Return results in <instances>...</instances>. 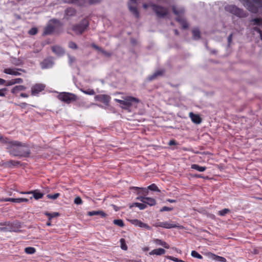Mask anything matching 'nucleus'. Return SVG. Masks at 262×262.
Returning <instances> with one entry per match:
<instances>
[{"label":"nucleus","instance_id":"obj_26","mask_svg":"<svg viewBox=\"0 0 262 262\" xmlns=\"http://www.w3.org/2000/svg\"><path fill=\"white\" fill-rule=\"evenodd\" d=\"M76 14V11L73 8H68L65 10V14L68 16H73Z\"/></svg>","mask_w":262,"mask_h":262},{"label":"nucleus","instance_id":"obj_24","mask_svg":"<svg viewBox=\"0 0 262 262\" xmlns=\"http://www.w3.org/2000/svg\"><path fill=\"white\" fill-rule=\"evenodd\" d=\"M128 8L130 11L133 13V14L136 18H138L140 16V14L137 7L136 6H132L130 5H129Z\"/></svg>","mask_w":262,"mask_h":262},{"label":"nucleus","instance_id":"obj_21","mask_svg":"<svg viewBox=\"0 0 262 262\" xmlns=\"http://www.w3.org/2000/svg\"><path fill=\"white\" fill-rule=\"evenodd\" d=\"M164 72V71L163 70H158L155 72L152 75L149 76L148 77V79L149 81H152L155 79L158 76H162Z\"/></svg>","mask_w":262,"mask_h":262},{"label":"nucleus","instance_id":"obj_50","mask_svg":"<svg viewBox=\"0 0 262 262\" xmlns=\"http://www.w3.org/2000/svg\"><path fill=\"white\" fill-rule=\"evenodd\" d=\"M254 30L256 31L257 32H258V33H259L260 34V38L262 40V31L260 30V29L257 27H255L253 28Z\"/></svg>","mask_w":262,"mask_h":262},{"label":"nucleus","instance_id":"obj_37","mask_svg":"<svg viewBox=\"0 0 262 262\" xmlns=\"http://www.w3.org/2000/svg\"><path fill=\"white\" fill-rule=\"evenodd\" d=\"M29 200L26 198H16L14 199V203H21L23 202H28Z\"/></svg>","mask_w":262,"mask_h":262},{"label":"nucleus","instance_id":"obj_17","mask_svg":"<svg viewBox=\"0 0 262 262\" xmlns=\"http://www.w3.org/2000/svg\"><path fill=\"white\" fill-rule=\"evenodd\" d=\"M53 62L52 59L47 58L44 59L40 63L41 67L43 69L50 68L52 67Z\"/></svg>","mask_w":262,"mask_h":262},{"label":"nucleus","instance_id":"obj_60","mask_svg":"<svg viewBox=\"0 0 262 262\" xmlns=\"http://www.w3.org/2000/svg\"><path fill=\"white\" fill-rule=\"evenodd\" d=\"M146 197L144 196H139L137 198V199L142 202V203H145V199Z\"/></svg>","mask_w":262,"mask_h":262},{"label":"nucleus","instance_id":"obj_7","mask_svg":"<svg viewBox=\"0 0 262 262\" xmlns=\"http://www.w3.org/2000/svg\"><path fill=\"white\" fill-rule=\"evenodd\" d=\"M225 10L230 13H232L240 18L246 17L247 16V13L243 9H240L234 5L227 6L225 7Z\"/></svg>","mask_w":262,"mask_h":262},{"label":"nucleus","instance_id":"obj_6","mask_svg":"<svg viewBox=\"0 0 262 262\" xmlns=\"http://www.w3.org/2000/svg\"><path fill=\"white\" fill-rule=\"evenodd\" d=\"M115 100L120 104L124 105V108H128L134 104H137L140 102L138 98L132 96L124 97L123 100L115 99Z\"/></svg>","mask_w":262,"mask_h":262},{"label":"nucleus","instance_id":"obj_51","mask_svg":"<svg viewBox=\"0 0 262 262\" xmlns=\"http://www.w3.org/2000/svg\"><path fill=\"white\" fill-rule=\"evenodd\" d=\"M14 82L16 83H21L23 82V79L20 78H17L13 79Z\"/></svg>","mask_w":262,"mask_h":262},{"label":"nucleus","instance_id":"obj_5","mask_svg":"<svg viewBox=\"0 0 262 262\" xmlns=\"http://www.w3.org/2000/svg\"><path fill=\"white\" fill-rule=\"evenodd\" d=\"M89 26V22L86 18L83 19L78 24H75L72 27V30L76 34H82Z\"/></svg>","mask_w":262,"mask_h":262},{"label":"nucleus","instance_id":"obj_18","mask_svg":"<svg viewBox=\"0 0 262 262\" xmlns=\"http://www.w3.org/2000/svg\"><path fill=\"white\" fill-rule=\"evenodd\" d=\"M189 117L191 121L195 124H200L202 122V119L199 115L194 114L192 112L189 113Z\"/></svg>","mask_w":262,"mask_h":262},{"label":"nucleus","instance_id":"obj_63","mask_svg":"<svg viewBox=\"0 0 262 262\" xmlns=\"http://www.w3.org/2000/svg\"><path fill=\"white\" fill-rule=\"evenodd\" d=\"M168 144L169 145H174L177 144V143L174 140H171L169 141Z\"/></svg>","mask_w":262,"mask_h":262},{"label":"nucleus","instance_id":"obj_4","mask_svg":"<svg viewBox=\"0 0 262 262\" xmlns=\"http://www.w3.org/2000/svg\"><path fill=\"white\" fill-rule=\"evenodd\" d=\"M246 6L249 11L256 13L262 8V0H247Z\"/></svg>","mask_w":262,"mask_h":262},{"label":"nucleus","instance_id":"obj_23","mask_svg":"<svg viewBox=\"0 0 262 262\" xmlns=\"http://www.w3.org/2000/svg\"><path fill=\"white\" fill-rule=\"evenodd\" d=\"M88 215L89 216H93L96 215H100L102 217H105L106 216V214L103 211H89L88 213Z\"/></svg>","mask_w":262,"mask_h":262},{"label":"nucleus","instance_id":"obj_10","mask_svg":"<svg viewBox=\"0 0 262 262\" xmlns=\"http://www.w3.org/2000/svg\"><path fill=\"white\" fill-rule=\"evenodd\" d=\"M153 226L156 227H162L166 229H171L179 227L173 223H169L167 222H157L153 224Z\"/></svg>","mask_w":262,"mask_h":262},{"label":"nucleus","instance_id":"obj_9","mask_svg":"<svg viewBox=\"0 0 262 262\" xmlns=\"http://www.w3.org/2000/svg\"><path fill=\"white\" fill-rule=\"evenodd\" d=\"M172 9L174 14L178 16L176 19L177 21L181 24L183 29L188 28V24L187 22L184 18L179 16L180 14L184 12V9L181 8L178 10L176 9L175 6H173Z\"/></svg>","mask_w":262,"mask_h":262},{"label":"nucleus","instance_id":"obj_53","mask_svg":"<svg viewBox=\"0 0 262 262\" xmlns=\"http://www.w3.org/2000/svg\"><path fill=\"white\" fill-rule=\"evenodd\" d=\"M7 90L6 88H3L0 90V96L3 97L5 96V92Z\"/></svg>","mask_w":262,"mask_h":262},{"label":"nucleus","instance_id":"obj_1","mask_svg":"<svg viewBox=\"0 0 262 262\" xmlns=\"http://www.w3.org/2000/svg\"><path fill=\"white\" fill-rule=\"evenodd\" d=\"M11 155L16 157H29L31 151L28 145L18 141L10 140L7 145Z\"/></svg>","mask_w":262,"mask_h":262},{"label":"nucleus","instance_id":"obj_54","mask_svg":"<svg viewBox=\"0 0 262 262\" xmlns=\"http://www.w3.org/2000/svg\"><path fill=\"white\" fill-rule=\"evenodd\" d=\"M101 52L105 56H107V57H110L111 56L112 54L111 53H109L104 50H102Z\"/></svg>","mask_w":262,"mask_h":262},{"label":"nucleus","instance_id":"obj_8","mask_svg":"<svg viewBox=\"0 0 262 262\" xmlns=\"http://www.w3.org/2000/svg\"><path fill=\"white\" fill-rule=\"evenodd\" d=\"M152 10L159 18H163L168 14V9L156 4L151 5Z\"/></svg>","mask_w":262,"mask_h":262},{"label":"nucleus","instance_id":"obj_32","mask_svg":"<svg viewBox=\"0 0 262 262\" xmlns=\"http://www.w3.org/2000/svg\"><path fill=\"white\" fill-rule=\"evenodd\" d=\"M120 247L123 250H127V246L126 244V242L124 238H121L120 239Z\"/></svg>","mask_w":262,"mask_h":262},{"label":"nucleus","instance_id":"obj_61","mask_svg":"<svg viewBox=\"0 0 262 262\" xmlns=\"http://www.w3.org/2000/svg\"><path fill=\"white\" fill-rule=\"evenodd\" d=\"M100 2V0H89V2L90 4H94Z\"/></svg>","mask_w":262,"mask_h":262},{"label":"nucleus","instance_id":"obj_31","mask_svg":"<svg viewBox=\"0 0 262 262\" xmlns=\"http://www.w3.org/2000/svg\"><path fill=\"white\" fill-rule=\"evenodd\" d=\"M193 38L195 39H199L200 37V32L199 29H194L192 30Z\"/></svg>","mask_w":262,"mask_h":262},{"label":"nucleus","instance_id":"obj_16","mask_svg":"<svg viewBox=\"0 0 262 262\" xmlns=\"http://www.w3.org/2000/svg\"><path fill=\"white\" fill-rule=\"evenodd\" d=\"M95 99L98 101L101 102L104 104H107L110 101L111 97L107 95H98L95 96Z\"/></svg>","mask_w":262,"mask_h":262},{"label":"nucleus","instance_id":"obj_3","mask_svg":"<svg viewBox=\"0 0 262 262\" xmlns=\"http://www.w3.org/2000/svg\"><path fill=\"white\" fill-rule=\"evenodd\" d=\"M57 98L59 100L66 104H70L73 102L76 101L78 99V97L76 95L69 92L60 93L57 96Z\"/></svg>","mask_w":262,"mask_h":262},{"label":"nucleus","instance_id":"obj_33","mask_svg":"<svg viewBox=\"0 0 262 262\" xmlns=\"http://www.w3.org/2000/svg\"><path fill=\"white\" fill-rule=\"evenodd\" d=\"M251 22L253 23V25L262 26V18H255L252 19L251 20Z\"/></svg>","mask_w":262,"mask_h":262},{"label":"nucleus","instance_id":"obj_49","mask_svg":"<svg viewBox=\"0 0 262 262\" xmlns=\"http://www.w3.org/2000/svg\"><path fill=\"white\" fill-rule=\"evenodd\" d=\"M169 259L173 261H175V262H185L182 259H178V258L172 257V256H169Z\"/></svg>","mask_w":262,"mask_h":262},{"label":"nucleus","instance_id":"obj_59","mask_svg":"<svg viewBox=\"0 0 262 262\" xmlns=\"http://www.w3.org/2000/svg\"><path fill=\"white\" fill-rule=\"evenodd\" d=\"M2 201L4 202H12L14 203V198H6Z\"/></svg>","mask_w":262,"mask_h":262},{"label":"nucleus","instance_id":"obj_15","mask_svg":"<svg viewBox=\"0 0 262 262\" xmlns=\"http://www.w3.org/2000/svg\"><path fill=\"white\" fill-rule=\"evenodd\" d=\"M129 221L132 224L136 226H138L141 228H144L147 229V230H150L151 229L150 227L148 226L147 224H145L142 222L141 221L138 220L137 219L131 220Z\"/></svg>","mask_w":262,"mask_h":262},{"label":"nucleus","instance_id":"obj_29","mask_svg":"<svg viewBox=\"0 0 262 262\" xmlns=\"http://www.w3.org/2000/svg\"><path fill=\"white\" fill-rule=\"evenodd\" d=\"M44 214L48 216L49 220H51L52 218L56 217L59 216V213L55 212L53 213L45 212Z\"/></svg>","mask_w":262,"mask_h":262},{"label":"nucleus","instance_id":"obj_36","mask_svg":"<svg viewBox=\"0 0 262 262\" xmlns=\"http://www.w3.org/2000/svg\"><path fill=\"white\" fill-rule=\"evenodd\" d=\"M10 141V139H8V138H6V137H3L1 134H0V142L3 143V144H5L6 145V146L7 145L8 143H9Z\"/></svg>","mask_w":262,"mask_h":262},{"label":"nucleus","instance_id":"obj_22","mask_svg":"<svg viewBox=\"0 0 262 262\" xmlns=\"http://www.w3.org/2000/svg\"><path fill=\"white\" fill-rule=\"evenodd\" d=\"M154 242L156 245L162 246L166 249L169 248V245L165 242L163 241L161 239H157V238L155 239H154Z\"/></svg>","mask_w":262,"mask_h":262},{"label":"nucleus","instance_id":"obj_45","mask_svg":"<svg viewBox=\"0 0 262 262\" xmlns=\"http://www.w3.org/2000/svg\"><path fill=\"white\" fill-rule=\"evenodd\" d=\"M74 202L75 204L77 205H80L82 203V199L79 196H77L76 198H75Z\"/></svg>","mask_w":262,"mask_h":262},{"label":"nucleus","instance_id":"obj_48","mask_svg":"<svg viewBox=\"0 0 262 262\" xmlns=\"http://www.w3.org/2000/svg\"><path fill=\"white\" fill-rule=\"evenodd\" d=\"M37 31L38 30L37 28H32L29 30V33L31 35H35L37 33Z\"/></svg>","mask_w":262,"mask_h":262},{"label":"nucleus","instance_id":"obj_20","mask_svg":"<svg viewBox=\"0 0 262 262\" xmlns=\"http://www.w3.org/2000/svg\"><path fill=\"white\" fill-rule=\"evenodd\" d=\"M165 253V250L162 248L154 249L149 252V255H162Z\"/></svg>","mask_w":262,"mask_h":262},{"label":"nucleus","instance_id":"obj_57","mask_svg":"<svg viewBox=\"0 0 262 262\" xmlns=\"http://www.w3.org/2000/svg\"><path fill=\"white\" fill-rule=\"evenodd\" d=\"M13 84H15L14 82V80L13 79H12L11 80H10V81H8L6 84V86H10V85H12Z\"/></svg>","mask_w":262,"mask_h":262},{"label":"nucleus","instance_id":"obj_38","mask_svg":"<svg viewBox=\"0 0 262 262\" xmlns=\"http://www.w3.org/2000/svg\"><path fill=\"white\" fill-rule=\"evenodd\" d=\"M147 189L152 191H160V190L155 184H152L148 186Z\"/></svg>","mask_w":262,"mask_h":262},{"label":"nucleus","instance_id":"obj_42","mask_svg":"<svg viewBox=\"0 0 262 262\" xmlns=\"http://www.w3.org/2000/svg\"><path fill=\"white\" fill-rule=\"evenodd\" d=\"M81 91L83 93L89 95H94L95 94L94 90L93 89H88L87 90H81Z\"/></svg>","mask_w":262,"mask_h":262},{"label":"nucleus","instance_id":"obj_14","mask_svg":"<svg viewBox=\"0 0 262 262\" xmlns=\"http://www.w3.org/2000/svg\"><path fill=\"white\" fill-rule=\"evenodd\" d=\"M21 194H32L33 197L35 200H38L39 199H41L43 196V193L39 192L38 190H35L30 191H24L21 192Z\"/></svg>","mask_w":262,"mask_h":262},{"label":"nucleus","instance_id":"obj_30","mask_svg":"<svg viewBox=\"0 0 262 262\" xmlns=\"http://www.w3.org/2000/svg\"><path fill=\"white\" fill-rule=\"evenodd\" d=\"M25 252L28 254H33L36 252V249L32 247H26Z\"/></svg>","mask_w":262,"mask_h":262},{"label":"nucleus","instance_id":"obj_13","mask_svg":"<svg viewBox=\"0 0 262 262\" xmlns=\"http://www.w3.org/2000/svg\"><path fill=\"white\" fill-rule=\"evenodd\" d=\"M8 225H6V226H8L9 232H18L19 231V228H20V224L18 222L16 223H10L7 222Z\"/></svg>","mask_w":262,"mask_h":262},{"label":"nucleus","instance_id":"obj_40","mask_svg":"<svg viewBox=\"0 0 262 262\" xmlns=\"http://www.w3.org/2000/svg\"><path fill=\"white\" fill-rule=\"evenodd\" d=\"M134 205L136 207H138L140 210L144 209L146 207V205L144 203H135Z\"/></svg>","mask_w":262,"mask_h":262},{"label":"nucleus","instance_id":"obj_43","mask_svg":"<svg viewBox=\"0 0 262 262\" xmlns=\"http://www.w3.org/2000/svg\"><path fill=\"white\" fill-rule=\"evenodd\" d=\"M132 189H135V190H139V189H142V193L144 195H146L148 194V190L146 188H140V187H133L132 188Z\"/></svg>","mask_w":262,"mask_h":262},{"label":"nucleus","instance_id":"obj_56","mask_svg":"<svg viewBox=\"0 0 262 262\" xmlns=\"http://www.w3.org/2000/svg\"><path fill=\"white\" fill-rule=\"evenodd\" d=\"M0 231L9 232L8 226L5 227H0Z\"/></svg>","mask_w":262,"mask_h":262},{"label":"nucleus","instance_id":"obj_64","mask_svg":"<svg viewBox=\"0 0 262 262\" xmlns=\"http://www.w3.org/2000/svg\"><path fill=\"white\" fill-rule=\"evenodd\" d=\"M194 177L196 178H204L205 179V177H204L202 174H196L194 176Z\"/></svg>","mask_w":262,"mask_h":262},{"label":"nucleus","instance_id":"obj_2","mask_svg":"<svg viewBox=\"0 0 262 262\" xmlns=\"http://www.w3.org/2000/svg\"><path fill=\"white\" fill-rule=\"evenodd\" d=\"M62 23L58 19H52L50 20L47 26L45 28L43 35H50L54 32L59 33L57 30L61 28Z\"/></svg>","mask_w":262,"mask_h":262},{"label":"nucleus","instance_id":"obj_62","mask_svg":"<svg viewBox=\"0 0 262 262\" xmlns=\"http://www.w3.org/2000/svg\"><path fill=\"white\" fill-rule=\"evenodd\" d=\"M232 34H231L228 37V42L229 44H230L231 42L232 41Z\"/></svg>","mask_w":262,"mask_h":262},{"label":"nucleus","instance_id":"obj_12","mask_svg":"<svg viewBox=\"0 0 262 262\" xmlns=\"http://www.w3.org/2000/svg\"><path fill=\"white\" fill-rule=\"evenodd\" d=\"M19 71L23 72H26L25 70L19 68H6L4 70V73L7 74H9L14 76L20 75V73Z\"/></svg>","mask_w":262,"mask_h":262},{"label":"nucleus","instance_id":"obj_41","mask_svg":"<svg viewBox=\"0 0 262 262\" xmlns=\"http://www.w3.org/2000/svg\"><path fill=\"white\" fill-rule=\"evenodd\" d=\"M114 223L120 227H122L124 225L123 221L122 220H114Z\"/></svg>","mask_w":262,"mask_h":262},{"label":"nucleus","instance_id":"obj_19","mask_svg":"<svg viewBox=\"0 0 262 262\" xmlns=\"http://www.w3.org/2000/svg\"><path fill=\"white\" fill-rule=\"evenodd\" d=\"M52 51L55 54L60 56L63 55L64 53V50L58 46H54L52 47Z\"/></svg>","mask_w":262,"mask_h":262},{"label":"nucleus","instance_id":"obj_27","mask_svg":"<svg viewBox=\"0 0 262 262\" xmlns=\"http://www.w3.org/2000/svg\"><path fill=\"white\" fill-rule=\"evenodd\" d=\"M191 168L201 172L204 171L206 169V167L205 166H201L195 164H192Z\"/></svg>","mask_w":262,"mask_h":262},{"label":"nucleus","instance_id":"obj_44","mask_svg":"<svg viewBox=\"0 0 262 262\" xmlns=\"http://www.w3.org/2000/svg\"><path fill=\"white\" fill-rule=\"evenodd\" d=\"M173 210L172 207H169L167 206H164L160 209V212H164V211H170Z\"/></svg>","mask_w":262,"mask_h":262},{"label":"nucleus","instance_id":"obj_46","mask_svg":"<svg viewBox=\"0 0 262 262\" xmlns=\"http://www.w3.org/2000/svg\"><path fill=\"white\" fill-rule=\"evenodd\" d=\"M69 48L73 49H77V46L76 43L73 41H70L69 43Z\"/></svg>","mask_w":262,"mask_h":262},{"label":"nucleus","instance_id":"obj_39","mask_svg":"<svg viewBox=\"0 0 262 262\" xmlns=\"http://www.w3.org/2000/svg\"><path fill=\"white\" fill-rule=\"evenodd\" d=\"M59 196H60L59 193H56L54 194H47V197L48 199L55 200V199H57Z\"/></svg>","mask_w":262,"mask_h":262},{"label":"nucleus","instance_id":"obj_11","mask_svg":"<svg viewBox=\"0 0 262 262\" xmlns=\"http://www.w3.org/2000/svg\"><path fill=\"white\" fill-rule=\"evenodd\" d=\"M45 85L41 83H36L31 88V95L36 96L45 90Z\"/></svg>","mask_w":262,"mask_h":262},{"label":"nucleus","instance_id":"obj_28","mask_svg":"<svg viewBox=\"0 0 262 262\" xmlns=\"http://www.w3.org/2000/svg\"><path fill=\"white\" fill-rule=\"evenodd\" d=\"M145 204H147L150 206H154L156 204V201L154 198L146 197L145 199Z\"/></svg>","mask_w":262,"mask_h":262},{"label":"nucleus","instance_id":"obj_58","mask_svg":"<svg viewBox=\"0 0 262 262\" xmlns=\"http://www.w3.org/2000/svg\"><path fill=\"white\" fill-rule=\"evenodd\" d=\"M15 104L18 105L21 108H25L28 105V104L26 102H23V103H20L19 104H17L15 103Z\"/></svg>","mask_w":262,"mask_h":262},{"label":"nucleus","instance_id":"obj_52","mask_svg":"<svg viewBox=\"0 0 262 262\" xmlns=\"http://www.w3.org/2000/svg\"><path fill=\"white\" fill-rule=\"evenodd\" d=\"M91 46L92 47H93V48H94L95 50L98 51H101V50H102L101 48H100L99 47H98V46H97L96 45H95V43H92L91 45Z\"/></svg>","mask_w":262,"mask_h":262},{"label":"nucleus","instance_id":"obj_25","mask_svg":"<svg viewBox=\"0 0 262 262\" xmlns=\"http://www.w3.org/2000/svg\"><path fill=\"white\" fill-rule=\"evenodd\" d=\"M26 89V87L19 85H16L14 86L12 90H11V93L13 94H16L19 91H24Z\"/></svg>","mask_w":262,"mask_h":262},{"label":"nucleus","instance_id":"obj_47","mask_svg":"<svg viewBox=\"0 0 262 262\" xmlns=\"http://www.w3.org/2000/svg\"><path fill=\"white\" fill-rule=\"evenodd\" d=\"M215 256V259L217 261H221V262H226V259L223 257L220 256Z\"/></svg>","mask_w":262,"mask_h":262},{"label":"nucleus","instance_id":"obj_55","mask_svg":"<svg viewBox=\"0 0 262 262\" xmlns=\"http://www.w3.org/2000/svg\"><path fill=\"white\" fill-rule=\"evenodd\" d=\"M78 0H64V2L69 4H76Z\"/></svg>","mask_w":262,"mask_h":262},{"label":"nucleus","instance_id":"obj_34","mask_svg":"<svg viewBox=\"0 0 262 262\" xmlns=\"http://www.w3.org/2000/svg\"><path fill=\"white\" fill-rule=\"evenodd\" d=\"M230 210L229 209L225 208L222 210L219 211L217 214L220 216H225L226 214L229 213Z\"/></svg>","mask_w":262,"mask_h":262},{"label":"nucleus","instance_id":"obj_35","mask_svg":"<svg viewBox=\"0 0 262 262\" xmlns=\"http://www.w3.org/2000/svg\"><path fill=\"white\" fill-rule=\"evenodd\" d=\"M191 255L193 257H195L200 259H202L203 258V256L194 250L191 251Z\"/></svg>","mask_w":262,"mask_h":262}]
</instances>
